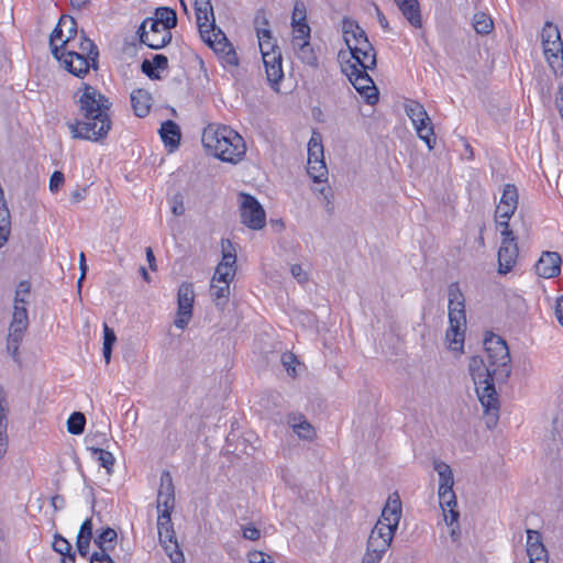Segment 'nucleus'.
I'll list each match as a JSON object with an SVG mask.
<instances>
[{
  "label": "nucleus",
  "instance_id": "obj_9",
  "mask_svg": "<svg viewBox=\"0 0 563 563\" xmlns=\"http://www.w3.org/2000/svg\"><path fill=\"white\" fill-rule=\"evenodd\" d=\"M241 222L252 230H261L266 224V213L258 200L245 192L240 194Z\"/></svg>",
  "mask_w": 563,
  "mask_h": 563
},
{
  "label": "nucleus",
  "instance_id": "obj_42",
  "mask_svg": "<svg viewBox=\"0 0 563 563\" xmlns=\"http://www.w3.org/2000/svg\"><path fill=\"white\" fill-rule=\"evenodd\" d=\"M269 21L266 16L264 9H258L254 16V29L256 31L257 38L269 37L271 30L268 29Z\"/></svg>",
  "mask_w": 563,
  "mask_h": 563
},
{
  "label": "nucleus",
  "instance_id": "obj_27",
  "mask_svg": "<svg viewBox=\"0 0 563 563\" xmlns=\"http://www.w3.org/2000/svg\"><path fill=\"white\" fill-rule=\"evenodd\" d=\"M347 58L352 62V64H356V67H362L364 69H375L377 65L376 60V51L373 45L369 48L358 47L353 52H346Z\"/></svg>",
  "mask_w": 563,
  "mask_h": 563
},
{
  "label": "nucleus",
  "instance_id": "obj_2",
  "mask_svg": "<svg viewBox=\"0 0 563 563\" xmlns=\"http://www.w3.org/2000/svg\"><path fill=\"white\" fill-rule=\"evenodd\" d=\"M202 145L222 162L236 164L246 152L243 137L227 125L208 124L201 135Z\"/></svg>",
  "mask_w": 563,
  "mask_h": 563
},
{
  "label": "nucleus",
  "instance_id": "obj_40",
  "mask_svg": "<svg viewBox=\"0 0 563 563\" xmlns=\"http://www.w3.org/2000/svg\"><path fill=\"white\" fill-rule=\"evenodd\" d=\"M449 310L456 308L457 310H465V297L462 292L459 283H451L448 287Z\"/></svg>",
  "mask_w": 563,
  "mask_h": 563
},
{
  "label": "nucleus",
  "instance_id": "obj_61",
  "mask_svg": "<svg viewBox=\"0 0 563 563\" xmlns=\"http://www.w3.org/2000/svg\"><path fill=\"white\" fill-rule=\"evenodd\" d=\"M90 541H91V539H88V538L82 537V536H77L76 545H77V549H78V553L81 556H87L88 555L89 548H90Z\"/></svg>",
  "mask_w": 563,
  "mask_h": 563
},
{
  "label": "nucleus",
  "instance_id": "obj_46",
  "mask_svg": "<svg viewBox=\"0 0 563 563\" xmlns=\"http://www.w3.org/2000/svg\"><path fill=\"white\" fill-rule=\"evenodd\" d=\"M405 111L412 123L421 118L428 119V113L424 107L418 101L408 100L405 104Z\"/></svg>",
  "mask_w": 563,
  "mask_h": 563
},
{
  "label": "nucleus",
  "instance_id": "obj_19",
  "mask_svg": "<svg viewBox=\"0 0 563 563\" xmlns=\"http://www.w3.org/2000/svg\"><path fill=\"white\" fill-rule=\"evenodd\" d=\"M562 257L558 252L544 251L534 265L536 273L542 278H553L560 275Z\"/></svg>",
  "mask_w": 563,
  "mask_h": 563
},
{
  "label": "nucleus",
  "instance_id": "obj_58",
  "mask_svg": "<svg viewBox=\"0 0 563 563\" xmlns=\"http://www.w3.org/2000/svg\"><path fill=\"white\" fill-rule=\"evenodd\" d=\"M65 183V176L62 172L55 170L49 178V190L57 192Z\"/></svg>",
  "mask_w": 563,
  "mask_h": 563
},
{
  "label": "nucleus",
  "instance_id": "obj_38",
  "mask_svg": "<svg viewBox=\"0 0 563 563\" xmlns=\"http://www.w3.org/2000/svg\"><path fill=\"white\" fill-rule=\"evenodd\" d=\"M321 162H324L321 136L313 133L308 143V163L317 164Z\"/></svg>",
  "mask_w": 563,
  "mask_h": 563
},
{
  "label": "nucleus",
  "instance_id": "obj_49",
  "mask_svg": "<svg viewBox=\"0 0 563 563\" xmlns=\"http://www.w3.org/2000/svg\"><path fill=\"white\" fill-rule=\"evenodd\" d=\"M10 233V213L5 205L0 208V247L7 242Z\"/></svg>",
  "mask_w": 563,
  "mask_h": 563
},
{
  "label": "nucleus",
  "instance_id": "obj_34",
  "mask_svg": "<svg viewBox=\"0 0 563 563\" xmlns=\"http://www.w3.org/2000/svg\"><path fill=\"white\" fill-rule=\"evenodd\" d=\"M412 124L419 139H421L427 144L429 150H433L435 146V137L431 119L429 117L428 119L421 118Z\"/></svg>",
  "mask_w": 563,
  "mask_h": 563
},
{
  "label": "nucleus",
  "instance_id": "obj_55",
  "mask_svg": "<svg viewBox=\"0 0 563 563\" xmlns=\"http://www.w3.org/2000/svg\"><path fill=\"white\" fill-rule=\"evenodd\" d=\"M53 550L62 555L71 553V544L60 534H55L53 541Z\"/></svg>",
  "mask_w": 563,
  "mask_h": 563
},
{
  "label": "nucleus",
  "instance_id": "obj_60",
  "mask_svg": "<svg viewBox=\"0 0 563 563\" xmlns=\"http://www.w3.org/2000/svg\"><path fill=\"white\" fill-rule=\"evenodd\" d=\"M290 273L299 284H305L308 280V274L299 264H292L290 267Z\"/></svg>",
  "mask_w": 563,
  "mask_h": 563
},
{
  "label": "nucleus",
  "instance_id": "obj_24",
  "mask_svg": "<svg viewBox=\"0 0 563 563\" xmlns=\"http://www.w3.org/2000/svg\"><path fill=\"white\" fill-rule=\"evenodd\" d=\"M439 504L443 511L444 520L449 526L457 521L460 514L456 510L457 501L453 488L438 489Z\"/></svg>",
  "mask_w": 563,
  "mask_h": 563
},
{
  "label": "nucleus",
  "instance_id": "obj_35",
  "mask_svg": "<svg viewBox=\"0 0 563 563\" xmlns=\"http://www.w3.org/2000/svg\"><path fill=\"white\" fill-rule=\"evenodd\" d=\"M29 325L27 310L25 306L14 305L12 321L9 332L24 334Z\"/></svg>",
  "mask_w": 563,
  "mask_h": 563
},
{
  "label": "nucleus",
  "instance_id": "obj_33",
  "mask_svg": "<svg viewBox=\"0 0 563 563\" xmlns=\"http://www.w3.org/2000/svg\"><path fill=\"white\" fill-rule=\"evenodd\" d=\"M195 10L197 24L199 27V32H206L208 24L211 20L214 21L213 8L211 4V0H195Z\"/></svg>",
  "mask_w": 563,
  "mask_h": 563
},
{
  "label": "nucleus",
  "instance_id": "obj_6",
  "mask_svg": "<svg viewBox=\"0 0 563 563\" xmlns=\"http://www.w3.org/2000/svg\"><path fill=\"white\" fill-rule=\"evenodd\" d=\"M484 349L487 361L495 372L497 383H506L511 374L510 353L504 339L494 333H488L484 339Z\"/></svg>",
  "mask_w": 563,
  "mask_h": 563
},
{
  "label": "nucleus",
  "instance_id": "obj_37",
  "mask_svg": "<svg viewBox=\"0 0 563 563\" xmlns=\"http://www.w3.org/2000/svg\"><path fill=\"white\" fill-rule=\"evenodd\" d=\"M152 21H157L158 25L166 27L170 31L177 25V13L174 9L168 7H159L155 10V18Z\"/></svg>",
  "mask_w": 563,
  "mask_h": 563
},
{
  "label": "nucleus",
  "instance_id": "obj_12",
  "mask_svg": "<svg viewBox=\"0 0 563 563\" xmlns=\"http://www.w3.org/2000/svg\"><path fill=\"white\" fill-rule=\"evenodd\" d=\"M195 301V291L194 285L191 283L184 282L178 287L177 292V316L174 321V324L178 329H185L191 317H192V307Z\"/></svg>",
  "mask_w": 563,
  "mask_h": 563
},
{
  "label": "nucleus",
  "instance_id": "obj_50",
  "mask_svg": "<svg viewBox=\"0 0 563 563\" xmlns=\"http://www.w3.org/2000/svg\"><path fill=\"white\" fill-rule=\"evenodd\" d=\"M59 26H65V37H69L70 41L78 38L77 22L74 18L62 15Z\"/></svg>",
  "mask_w": 563,
  "mask_h": 563
},
{
  "label": "nucleus",
  "instance_id": "obj_8",
  "mask_svg": "<svg viewBox=\"0 0 563 563\" xmlns=\"http://www.w3.org/2000/svg\"><path fill=\"white\" fill-rule=\"evenodd\" d=\"M158 540L173 563H185V556L175 537L172 512L162 510L157 518Z\"/></svg>",
  "mask_w": 563,
  "mask_h": 563
},
{
  "label": "nucleus",
  "instance_id": "obj_15",
  "mask_svg": "<svg viewBox=\"0 0 563 563\" xmlns=\"http://www.w3.org/2000/svg\"><path fill=\"white\" fill-rule=\"evenodd\" d=\"M342 33L344 42L347 46L346 52H353L358 47L369 48V46L372 45L366 32L358 25V23L355 20H352L350 18H343Z\"/></svg>",
  "mask_w": 563,
  "mask_h": 563
},
{
  "label": "nucleus",
  "instance_id": "obj_11",
  "mask_svg": "<svg viewBox=\"0 0 563 563\" xmlns=\"http://www.w3.org/2000/svg\"><path fill=\"white\" fill-rule=\"evenodd\" d=\"M60 59L57 60L62 63L68 73L78 78H84L90 68L93 70L98 69V58L93 57V60H91V54H85L79 51H67L60 53Z\"/></svg>",
  "mask_w": 563,
  "mask_h": 563
},
{
  "label": "nucleus",
  "instance_id": "obj_41",
  "mask_svg": "<svg viewBox=\"0 0 563 563\" xmlns=\"http://www.w3.org/2000/svg\"><path fill=\"white\" fill-rule=\"evenodd\" d=\"M473 27L477 34L487 35L493 31L494 22L488 14L477 12L473 15Z\"/></svg>",
  "mask_w": 563,
  "mask_h": 563
},
{
  "label": "nucleus",
  "instance_id": "obj_36",
  "mask_svg": "<svg viewBox=\"0 0 563 563\" xmlns=\"http://www.w3.org/2000/svg\"><path fill=\"white\" fill-rule=\"evenodd\" d=\"M433 468L439 475V489L453 488L454 476H453V471H452L451 466L443 461L434 460Z\"/></svg>",
  "mask_w": 563,
  "mask_h": 563
},
{
  "label": "nucleus",
  "instance_id": "obj_62",
  "mask_svg": "<svg viewBox=\"0 0 563 563\" xmlns=\"http://www.w3.org/2000/svg\"><path fill=\"white\" fill-rule=\"evenodd\" d=\"M172 212L175 216H183L185 213V206L181 195H175L173 198Z\"/></svg>",
  "mask_w": 563,
  "mask_h": 563
},
{
  "label": "nucleus",
  "instance_id": "obj_56",
  "mask_svg": "<svg viewBox=\"0 0 563 563\" xmlns=\"http://www.w3.org/2000/svg\"><path fill=\"white\" fill-rule=\"evenodd\" d=\"M307 23L306 22V5L302 1L297 0L294 5L291 14V24Z\"/></svg>",
  "mask_w": 563,
  "mask_h": 563
},
{
  "label": "nucleus",
  "instance_id": "obj_4",
  "mask_svg": "<svg viewBox=\"0 0 563 563\" xmlns=\"http://www.w3.org/2000/svg\"><path fill=\"white\" fill-rule=\"evenodd\" d=\"M222 260L217 265L211 279L210 295L217 307L223 309L229 301L230 283L236 272V255L230 240H222Z\"/></svg>",
  "mask_w": 563,
  "mask_h": 563
},
{
  "label": "nucleus",
  "instance_id": "obj_32",
  "mask_svg": "<svg viewBox=\"0 0 563 563\" xmlns=\"http://www.w3.org/2000/svg\"><path fill=\"white\" fill-rule=\"evenodd\" d=\"M168 68V58L163 54L154 55L153 59H144L141 64V70L152 80L159 79L157 70Z\"/></svg>",
  "mask_w": 563,
  "mask_h": 563
},
{
  "label": "nucleus",
  "instance_id": "obj_31",
  "mask_svg": "<svg viewBox=\"0 0 563 563\" xmlns=\"http://www.w3.org/2000/svg\"><path fill=\"white\" fill-rule=\"evenodd\" d=\"M161 137L166 146L170 147V151L177 148L180 143V129L177 123L172 120H166L162 123L159 129Z\"/></svg>",
  "mask_w": 563,
  "mask_h": 563
},
{
  "label": "nucleus",
  "instance_id": "obj_17",
  "mask_svg": "<svg viewBox=\"0 0 563 563\" xmlns=\"http://www.w3.org/2000/svg\"><path fill=\"white\" fill-rule=\"evenodd\" d=\"M394 536L393 530L383 528L382 523H376L369 533L366 550L384 555L389 549Z\"/></svg>",
  "mask_w": 563,
  "mask_h": 563
},
{
  "label": "nucleus",
  "instance_id": "obj_13",
  "mask_svg": "<svg viewBox=\"0 0 563 563\" xmlns=\"http://www.w3.org/2000/svg\"><path fill=\"white\" fill-rule=\"evenodd\" d=\"M450 327L446 330L445 339L449 342V349L462 352L464 346V332L466 329L465 310L452 308L449 310Z\"/></svg>",
  "mask_w": 563,
  "mask_h": 563
},
{
  "label": "nucleus",
  "instance_id": "obj_10",
  "mask_svg": "<svg viewBox=\"0 0 563 563\" xmlns=\"http://www.w3.org/2000/svg\"><path fill=\"white\" fill-rule=\"evenodd\" d=\"M137 34L140 42L152 49H161L172 41V32L158 25L157 21L146 18L139 26Z\"/></svg>",
  "mask_w": 563,
  "mask_h": 563
},
{
  "label": "nucleus",
  "instance_id": "obj_1",
  "mask_svg": "<svg viewBox=\"0 0 563 563\" xmlns=\"http://www.w3.org/2000/svg\"><path fill=\"white\" fill-rule=\"evenodd\" d=\"M74 99L78 104L80 118L67 123L71 137L92 142L104 139L112 124L108 113L111 107L110 100L86 82L81 84L75 92Z\"/></svg>",
  "mask_w": 563,
  "mask_h": 563
},
{
  "label": "nucleus",
  "instance_id": "obj_51",
  "mask_svg": "<svg viewBox=\"0 0 563 563\" xmlns=\"http://www.w3.org/2000/svg\"><path fill=\"white\" fill-rule=\"evenodd\" d=\"M24 334L9 332L7 339V351L14 361H19V344Z\"/></svg>",
  "mask_w": 563,
  "mask_h": 563
},
{
  "label": "nucleus",
  "instance_id": "obj_29",
  "mask_svg": "<svg viewBox=\"0 0 563 563\" xmlns=\"http://www.w3.org/2000/svg\"><path fill=\"white\" fill-rule=\"evenodd\" d=\"M402 15L413 27L422 26V16L418 0H395Z\"/></svg>",
  "mask_w": 563,
  "mask_h": 563
},
{
  "label": "nucleus",
  "instance_id": "obj_21",
  "mask_svg": "<svg viewBox=\"0 0 563 563\" xmlns=\"http://www.w3.org/2000/svg\"><path fill=\"white\" fill-rule=\"evenodd\" d=\"M527 554L530 563H548L549 554L539 531L527 529Z\"/></svg>",
  "mask_w": 563,
  "mask_h": 563
},
{
  "label": "nucleus",
  "instance_id": "obj_44",
  "mask_svg": "<svg viewBox=\"0 0 563 563\" xmlns=\"http://www.w3.org/2000/svg\"><path fill=\"white\" fill-rule=\"evenodd\" d=\"M65 38V26H59V21L57 22L56 26L53 29L51 35H49V47L52 55L56 59H60V44H57L58 41H63Z\"/></svg>",
  "mask_w": 563,
  "mask_h": 563
},
{
  "label": "nucleus",
  "instance_id": "obj_57",
  "mask_svg": "<svg viewBox=\"0 0 563 563\" xmlns=\"http://www.w3.org/2000/svg\"><path fill=\"white\" fill-rule=\"evenodd\" d=\"M496 222L499 227L503 228L501 230V242H508V243H516V238L514 234V231L509 228V220L506 219H496Z\"/></svg>",
  "mask_w": 563,
  "mask_h": 563
},
{
  "label": "nucleus",
  "instance_id": "obj_39",
  "mask_svg": "<svg viewBox=\"0 0 563 563\" xmlns=\"http://www.w3.org/2000/svg\"><path fill=\"white\" fill-rule=\"evenodd\" d=\"M296 55L297 57L305 64L309 66H317L318 65V58L314 54V51L309 43V41H303L299 44H297L296 47Z\"/></svg>",
  "mask_w": 563,
  "mask_h": 563
},
{
  "label": "nucleus",
  "instance_id": "obj_64",
  "mask_svg": "<svg viewBox=\"0 0 563 563\" xmlns=\"http://www.w3.org/2000/svg\"><path fill=\"white\" fill-rule=\"evenodd\" d=\"M243 537L251 541H256L261 537V531L254 526H247L243 529Z\"/></svg>",
  "mask_w": 563,
  "mask_h": 563
},
{
  "label": "nucleus",
  "instance_id": "obj_7",
  "mask_svg": "<svg viewBox=\"0 0 563 563\" xmlns=\"http://www.w3.org/2000/svg\"><path fill=\"white\" fill-rule=\"evenodd\" d=\"M543 52L553 71H563V42L556 25L547 22L541 33Z\"/></svg>",
  "mask_w": 563,
  "mask_h": 563
},
{
  "label": "nucleus",
  "instance_id": "obj_45",
  "mask_svg": "<svg viewBox=\"0 0 563 563\" xmlns=\"http://www.w3.org/2000/svg\"><path fill=\"white\" fill-rule=\"evenodd\" d=\"M115 341H117V336H115L114 331L110 327H108L107 323H104L103 324L102 353H103V357H104V361L107 364H109L111 361L112 349H113Z\"/></svg>",
  "mask_w": 563,
  "mask_h": 563
},
{
  "label": "nucleus",
  "instance_id": "obj_63",
  "mask_svg": "<svg viewBox=\"0 0 563 563\" xmlns=\"http://www.w3.org/2000/svg\"><path fill=\"white\" fill-rule=\"evenodd\" d=\"M92 520L87 518L80 526L78 536L86 537L88 539L92 538Z\"/></svg>",
  "mask_w": 563,
  "mask_h": 563
},
{
  "label": "nucleus",
  "instance_id": "obj_48",
  "mask_svg": "<svg viewBox=\"0 0 563 563\" xmlns=\"http://www.w3.org/2000/svg\"><path fill=\"white\" fill-rule=\"evenodd\" d=\"M92 454L97 457L100 463V466L107 470L108 474L112 473V467L114 465V456L111 452L100 449V448H90Z\"/></svg>",
  "mask_w": 563,
  "mask_h": 563
},
{
  "label": "nucleus",
  "instance_id": "obj_28",
  "mask_svg": "<svg viewBox=\"0 0 563 563\" xmlns=\"http://www.w3.org/2000/svg\"><path fill=\"white\" fill-rule=\"evenodd\" d=\"M287 422L292 431L302 440H312L316 435L314 428L305 418L303 415L291 413L287 417Z\"/></svg>",
  "mask_w": 563,
  "mask_h": 563
},
{
  "label": "nucleus",
  "instance_id": "obj_23",
  "mask_svg": "<svg viewBox=\"0 0 563 563\" xmlns=\"http://www.w3.org/2000/svg\"><path fill=\"white\" fill-rule=\"evenodd\" d=\"M67 51H79L85 54H91L90 59L99 58V49L92 40L87 37L86 33L81 31L78 38L70 41L69 37H65L60 43V53Z\"/></svg>",
  "mask_w": 563,
  "mask_h": 563
},
{
  "label": "nucleus",
  "instance_id": "obj_26",
  "mask_svg": "<svg viewBox=\"0 0 563 563\" xmlns=\"http://www.w3.org/2000/svg\"><path fill=\"white\" fill-rule=\"evenodd\" d=\"M517 257V243L501 242L498 251V273L501 275L509 273L515 266Z\"/></svg>",
  "mask_w": 563,
  "mask_h": 563
},
{
  "label": "nucleus",
  "instance_id": "obj_43",
  "mask_svg": "<svg viewBox=\"0 0 563 563\" xmlns=\"http://www.w3.org/2000/svg\"><path fill=\"white\" fill-rule=\"evenodd\" d=\"M85 426L86 417L80 411L73 412L67 420V431L74 435H79L84 433Z\"/></svg>",
  "mask_w": 563,
  "mask_h": 563
},
{
  "label": "nucleus",
  "instance_id": "obj_30",
  "mask_svg": "<svg viewBox=\"0 0 563 563\" xmlns=\"http://www.w3.org/2000/svg\"><path fill=\"white\" fill-rule=\"evenodd\" d=\"M131 106L136 117L144 118L151 110L152 96L145 89H135L131 92Z\"/></svg>",
  "mask_w": 563,
  "mask_h": 563
},
{
  "label": "nucleus",
  "instance_id": "obj_52",
  "mask_svg": "<svg viewBox=\"0 0 563 563\" xmlns=\"http://www.w3.org/2000/svg\"><path fill=\"white\" fill-rule=\"evenodd\" d=\"M31 291V284L27 280H21L16 287L14 296V305L25 306L27 302V296Z\"/></svg>",
  "mask_w": 563,
  "mask_h": 563
},
{
  "label": "nucleus",
  "instance_id": "obj_14",
  "mask_svg": "<svg viewBox=\"0 0 563 563\" xmlns=\"http://www.w3.org/2000/svg\"><path fill=\"white\" fill-rule=\"evenodd\" d=\"M117 538V531L110 527L98 532L93 542L100 551L91 554L90 563H114L109 552L114 549Z\"/></svg>",
  "mask_w": 563,
  "mask_h": 563
},
{
  "label": "nucleus",
  "instance_id": "obj_59",
  "mask_svg": "<svg viewBox=\"0 0 563 563\" xmlns=\"http://www.w3.org/2000/svg\"><path fill=\"white\" fill-rule=\"evenodd\" d=\"M247 559L250 563H273L269 555H266L264 552L257 550L251 551L247 554Z\"/></svg>",
  "mask_w": 563,
  "mask_h": 563
},
{
  "label": "nucleus",
  "instance_id": "obj_18",
  "mask_svg": "<svg viewBox=\"0 0 563 563\" xmlns=\"http://www.w3.org/2000/svg\"><path fill=\"white\" fill-rule=\"evenodd\" d=\"M401 518V501L397 494L388 497L380 517L376 523H382L383 528H389L393 533L396 532Z\"/></svg>",
  "mask_w": 563,
  "mask_h": 563
},
{
  "label": "nucleus",
  "instance_id": "obj_22",
  "mask_svg": "<svg viewBox=\"0 0 563 563\" xmlns=\"http://www.w3.org/2000/svg\"><path fill=\"white\" fill-rule=\"evenodd\" d=\"M206 32H200L201 38L206 44H208L211 48L217 53H225L229 47H233L232 44L228 41L225 34L219 29L213 20L208 24Z\"/></svg>",
  "mask_w": 563,
  "mask_h": 563
},
{
  "label": "nucleus",
  "instance_id": "obj_25",
  "mask_svg": "<svg viewBox=\"0 0 563 563\" xmlns=\"http://www.w3.org/2000/svg\"><path fill=\"white\" fill-rule=\"evenodd\" d=\"M265 66V71L267 76V80L272 85H277L284 77L283 71V57L282 52H272L269 54L266 53V56L262 57Z\"/></svg>",
  "mask_w": 563,
  "mask_h": 563
},
{
  "label": "nucleus",
  "instance_id": "obj_5",
  "mask_svg": "<svg viewBox=\"0 0 563 563\" xmlns=\"http://www.w3.org/2000/svg\"><path fill=\"white\" fill-rule=\"evenodd\" d=\"M338 60L342 73L349 78L350 82L360 92L368 104H375L378 101V90L374 80L367 74L369 69L356 67V64L347 58V53L341 49L338 53Z\"/></svg>",
  "mask_w": 563,
  "mask_h": 563
},
{
  "label": "nucleus",
  "instance_id": "obj_53",
  "mask_svg": "<svg viewBox=\"0 0 563 563\" xmlns=\"http://www.w3.org/2000/svg\"><path fill=\"white\" fill-rule=\"evenodd\" d=\"M294 27V38L292 46L296 47L297 44L308 41L307 38L310 36V26L307 23H297L291 24Z\"/></svg>",
  "mask_w": 563,
  "mask_h": 563
},
{
  "label": "nucleus",
  "instance_id": "obj_16",
  "mask_svg": "<svg viewBox=\"0 0 563 563\" xmlns=\"http://www.w3.org/2000/svg\"><path fill=\"white\" fill-rule=\"evenodd\" d=\"M156 508L158 514L162 510L173 512L175 508V487L172 474L168 471H163L161 474V484L157 493Z\"/></svg>",
  "mask_w": 563,
  "mask_h": 563
},
{
  "label": "nucleus",
  "instance_id": "obj_54",
  "mask_svg": "<svg viewBox=\"0 0 563 563\" xmlns=\"http://www.w3.org/2000/svg\"><path fill=\"white\" fill-rule=\"evenodd\" d=\"M260 49L262 57L266 56V53L269 54L272 52H279V47L276 44V40L269 33V37L258 38Z\"/></svg>",
  "mask_w": 563,
  "mask_h": 563
},
{
  "label": "nucleus",
  "instance_id": "obj_3",
  "mask_svg": "<svg viewBox=\"0 0 563 563\" xmlns=\"http://www.w3.org/2000/svg\"><path fill=\"white\" fill-rule=\"evenodd\" d=\"M494 367L485 363L482 356L470 358L468 373L474 382L476 394L486 415L487 428H494L498 422L499 402L495 389L496 376Z\"/></svg>",
  "mask_w": 563,
  "mask_h": 563
},
{
  "label": "nucleus",
  "instance_id": "obj_47",
  "mask_svg": "<svg viewBox=\"0 0 563 563\" xmlns=\"http://www.w3.org/2000/svg\"><path fill=\"white\" fill-rule=\"evenodd\" d=\"M307 173L314 183H323L328 179V168L325 162L321 163H308Z\"/></svg>",
  "mask_w": 563,
  "mask_h": 563
},
{
  "label": "nucleus",
  "instance_id": "obj_20",
  "mask_svg": "<svg viewBox=\"0 0 563 563\" xmlns=\"http://www.w3.org/2000/svg\"><path fill=\"white\" fill-rule=\"evenodd\" d=\"M518 189L514 184H506L499 205L496 208V219L509 220L518 207Z\"/></svg>",
  "mask_w": 563,
  "mask_h": 563
}]
</instances>
